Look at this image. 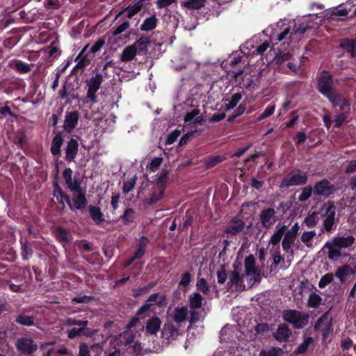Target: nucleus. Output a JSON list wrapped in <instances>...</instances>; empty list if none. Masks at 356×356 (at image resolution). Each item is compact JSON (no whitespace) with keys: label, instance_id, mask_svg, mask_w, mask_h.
<instances>
[{"label":"nucleus","instance_id":"7ed1b4c3","mask_svg":"<svg viewBox=\"0 0 356 356\" xmlns=\"http://www.w3.org/2000/svg\"><path fill=\"white\" fill-rule=\"evenodd\" d=\"M283 320L292 324L294 328L302 329L308 324L309 316L294 309H286L283 312Z\"/></svg>","mask_w":356,"mask_h":356},{"label":"nucleus","instance_id":"e2e57ef3","mask_svg":"<svg viewBox=\"0 0 356 356\" xmlns=\"http://www.w3.org/2000/svg\"><path fill=\"white\" fill-rule=\"evenodd\" d=\"M291 54L289 52L286 53H279L275 56L276 63L282 65L284 62L289 60L291 59Z\"/></svg>","mask_w":356,"mask_h":356},{"label":"nucleus","instance_id":"338daca9","mask_svg":"<svg viewBox=\"0 0 356 356\" xmlns=\"http://www.w3.org/2000/svg\"><path fill=\"white\" fill-rule=\"evenodd\" d=\"M196 309H191L188 312L190 314L189 323L191 325L195 324L200 321V314Z\"/></svg>","mask_w":356,"mask_h":356},{"label":"nucleus","instance_id":"6e6d98bb","mask_svg":"<svg viewBox=\"0 0 356 356\" xmlns=\"http://www.w3.org/2000/svg\"><path fill=\"white\" fill-rule=\"evenodd\" d=\"M67 337L70 339H73L79 336L86 335L83 327L72 328L67 330Z\"/></svg>","mask_w":356,"mask_h":356},{"label":"nucleus","instance_id":"f03ea898","mask_svg":"<svg viewBox=\"0 0 356 356\" xmlns=\"http://www.w3.org/2000/svg\"><path fill=\"white\" fill-rule=\"evenodd\" d=\"M316 82L317 90L326 98L337 91L334 88V77L327 70H323L320 72Z\"/></svg>","mask_w":356,"mask_h":356},{"label":"nucleus","instance_id":"3c124183","mask_svg":"<svg viewBox=\"0 0 356 356\" xmlns=\"http://www.w3.org/2000/svg\"><path fill=\"white\" fill-rule=\"evenodd\" d=\"M291 33H292V31H291V27L289 26H287L285 28H284L280 33L277 34L276 35H274L273 36V38L275 40L280 42V41H282L284 39H286L287 38V35H289V38H292V36H291Z\"/></svg>","mask_w":356,"mask_h":356},{"label":"nucleus","instance_id":"dca6fc26","mask_svg":"<svg viewBox=\"0 0 356 356\" xmlns=\"http://www.w3.org/2000/svg\"><path fill=\"white\" fill-rule=\"evenodd\" d=\"M291 335V331L286 323L280 324L276 332L273 333V337L280 342L288 341Z\"/></svg>","mask_w":356,"mask_h":356},{"label":"nucleus","instance_id":"aec40b11","mask_svg":"<svg viewBox=\"0 0 356 356\" xmlns=\"http://www.w3.org/2000/svg\"><path fill=\"white\" fill-rule=\"evenodd\" d=\"M355 238L353 236L349 235L347 237L337 236L334 237L332 240L336 248H348L351 247L355 243Z\"/></svg>","mask_w":356,"mask_h":356},{"label":"nucleus","instance_id":"20e7f679","mask_svg":"<svg viewBox=\"0 0 356 356\" xmlns=\"http://www.w3.org/2000/svg\"><path fill=\"white\" fill-rule=\"evenodd\" d=\"M308 177L298 168H296L284 177L280 182L281 188H288L293 186H302L307 183Z\"/></svg>","mask_w":356,"mask_h":356},{"label":"nucleus","instance_id":"ea45409f","mask_svg":"<svg viewBox=\"0 0 356 356\" xmlns=\"http://www.w3.org/2000/svg\"><path fill=\"white\" fill-rule=\"evenodd\" d=\"M314 341L313 337H309L304 339L303 342L300 343L295 350L296 354H303L306 353L309 346Z\"/></svg>","mask_w":356,"mask_h":356},{"label":"nucleus","instance_id":"1a4fd4ad","mask_svg":"<svg viewBox=\"0 0 356 356\" xmlns=\"http://www.w3.org/2000/svg\"><path fill=\"white\" fill-rule=\"evenodd\" d=\"M336 191L335 187L327 179H323L315 184L314 193L316 195L328 197Z\"/></svg>","mask_w":356,"mask_h":356},{"label":"nucleus","instance_id":"c9c22d12","mask_svg":"<svg viewBox=\"0 0 356 356\" xmlns=\"http://www.w3.org/2000/svg\"><path fill=\"white\" fill-rule=\"evenodd\" d=\"M322 298L316 293L312 292L309 296L307 306L310 308H318L322 304Z\"/></svg>","mask_w":356,"mask_h":356},{"label":"nucleus","instance_id":"9b49d317","mask_svg":"<svg viewBox=\"0 0 356 356\" xmlns=\"http://www.w3.org/2000/svg\"><path fill=\"white\" fill-rule=\"evenodd\" d=\"M327 99L333 106L339 107L341 112L348 113L350 109L348 99L340 92L336 91Z\"/></svg>","mask_w":356,"mask_h":356},{"label":"nucleus","instance_id":"a18cd8bd","mask_svg":"<svg viewBox=\"0 0 356 356\" xmlns=\"http://www.w3.org/2000/svg\"><path fill=\"white\" fill-rule=\"evenodd\" d=\"M319 221L317 213L312 212L309 213L304 220V223L307 227L311 228L315 227Z\"/></svg>","mask_w":356,"mask_h":356},{"label":"nucleus","instance_id":"37998d69","mask_svg":"<svg viewBox=\"0 0 356 356\" xmlns=\"http://www.w3.org/2000/svg\"><path fill=\"white\" fill-rule=\"evenodd\" d=\"M207 0H187L184 6L188 9L199 10L205 6Z\"/></svg>","mask_w":356,"mask_h":356},{"label":"nucleus","instance_id":"473e14b6","mask_svg":"<svg viewBox=\"0 0 356 356\" xmlns=\"http://www.w3.org/2000/svg\"><path fill=\"white\" fill-rule=\"evenodd\" d=\"M257 268L255 266V259L252 254H250L245 259V271L247 275L254 273Z\"/></svg>","mask_w":356,"mask_h":356},{"label":"nucleus","instance_id":"bf43d9fd","mask_svg":"<svg viewBox=\"0 0 356 356\" xmlns=\"http://www.w3.org/2000/svg\"><path fill=\"white\" fill-rule=\"evenodd\" d=\"M94 300V297L91 296L83 295L81 296L74 297L72 299V302L74 304L78 303H89Z\"/></svg>","mask_w":356,"mask_h":356},{"label":"nucleus","instance_id":"412c9836","mask_svg":"<svg viewBox=\"0 0 356 356\" xmlns=\"http://www.w3.org/2000/svg\"><path fill=\"white\" fill-rule=\"evenodd\" d=\"M35 317L33 315H27L24 311L19 312L18 315L15 317V321L23 326H34Z\"/></svg>","mask_w":356,"mask_h":356},{"label":"nucleus","instance_id":"39448f33","mask_svg":"<svg viewBox=\"0 0 356 356\" xmlns=\"http://www.w3.org/2000/svg\"><path fill=\"white\" fill-rule=\"evenodd\" d=\"M67 205L71 211H82L86 209L88 205L86 191L81 189L79 191L72 192V197L69 195Z\"/></svg>","mask_w":356,"mask_h":356},{"label":"nucleus","instance_id":"bb28decb","mask_svg":"<svg viewBox=\"0 0 356 356\" xmlns=\"http://www.w3.org/2000/svg\"><path fill=\"white\" fill-rule=\"evenodd\" d=\"M333 243L327 241L323 246V248L328 249L327 257L330 260H336L341 256V251L340 248H336Z\"/></svg>","mask_w":356,"mask_h":356},{"label":"nucleus","instance_id":"423d86ee","mask_svg":"<svg viewBox=\"0 0 356 356\" xmlns=\"http://www.w3.org/2000/svg\"><path fill=\"white\" fill-rule=\"evenodd\" d=\"M103 80V75L101 73H96L95 76H92L90 79L86 81V85L88 88L86 98L89 99L92 104H95L98 102L96 93L100 88Z\"/></svg>","mask_w":356,"mask_h":356},{"label":"nucleus","instance_id":"2eb2a0df","mask_svg":"<svg viewBox=\"0 0 356 356\" xmlns=\"http://www.w3.org/2000/svg\"><path fill=\"white\" fill-rule=\"evenodd\" d=\"M245 228V222L243 220L237 218L231 220L229 225L226 227L224 232L227 234L236 235L241 233Z\"/></svg>","mask_w":356,"mask_h":356},{"label":"nucleus","instance_id":"c85d7f7f","mask_svg":"<svg viewBox=\"0 0 356 356\" xmlns=\"http://www.w3.org/2000/svg\"><path fill=\"white\" fill-rule=\"evenodd\" d=\"M55 236L59 242L69 243L72 240V237L69 232L64 227L59 226L55 230Z\"/></svg>","mask_w":356,"mask_h":356},{"label":"nucleus","instance_id":"f704fd0d","mask_svg":"<svg viewBox=\"0 0 356 356\" xmlns=\"http://www.w3.org/2000/svg\"><path fill=\"white\" fill-rule=\"evenodd\" d=\"M88 47V44H87L84 48L80 51L78 56L76 58V61H78L76 65L74 67V69H83L86 65V62L89 61V59L87 58V55L84 54L86 50Z\"/></svg>","mask_w":356,"mask_h":356},{"label":"nucleus","instance_id":"ddd939ff","mask_svg":"<svg viewBox=\"0 0 356 356\" xmlns=\"http://www.w3.org/2000/svg\"><path fill=\"white\" fill-rule=\"evenodd\" d=\"M16 348L22 353L30 355L38 350V345L33 339L22 337L17 341Z\"/></svg>","mask_w":356,"mask_h":356},{"label":"nucleus","instance_id":"72a5a7b5","mask_svg":"<svg viewBox=\"0 0 356 356\" xmlns=\"http://www.w3.org/2000/svg\"><path fill=\"white\" fill-rule=\"evenodd\" d=\"M241 98L242 94L241 92H236L232 95L230 98H226L225 100L227 102V103L225 104L226 110L229 111L234 108L239 103Z\"/></svg>","mask_w":356,"mask_h":356},{"label":"nucleus","instance_id":"13d9d810","mask_svg":"<svg viewBox=\"0 0 356 356\" xmlns=\"http://www.w3.org/2000/svg\"><path fill=\"white\" fill-rule=\"evenodd\" d=\"M333 281V274L327 273L324 275L318 282V286L321 289L325 288L327 285Z\"/></svg>","mask_w":356,"mask_h":356},{"label":"nucleus","instance_id":"603ef678","mask_svg":"<svg viewBox=\"0 0 356 356\" xmlns=\"http://www.w3.org/2000/svg\"><path fill=\"white\" fill-rule=\"evenodd\" d=\"M275 110V105L268 106L265 110L257 117V121L260 122L271 116Z\"/></svg>","mask_w":356,"mask_h":356},{"label":"nucleus","instance_id":"4d7b16f0","mask_svg":"<svg viewBox=\"0 0 356 356\" xmlns=\"http://www.w3.org/2000/svg\"><path fill=\"white\" fill-rule=\"evenodd\" d=\"M197 288L204 294H208L210 292L209 286L204 278L200 279L197 282Z\"/></svg>","mask_w":356,"mask_h":356},{"label":"nucleus","instance_id":"f3484780","mask_svg":"<svg viewBox=\"0 0 356 356\" xmlns=\"http://www.w3.org/2000/svg\"><path fill=\"white\" fill-rule=\"evenodd\" d=\"M79 118V113L76 111L67 113L63 125L65 130L71 133L78 124Z\"/></svg>","mask_w":356,"mask_h":356},{"label":"nucleus","instance_id":"69168bd1","mask_svg":"<svg viewBox=\"0 0 356 356\" xmlns=\"http://www.w3.org/2000/svg\"><path fill=\"white\" fill-rule=\"evenodd\" d=\"M0 114L3 117H6L7 115H8L15 119H17L18 118V115L13 113L11 111L10 108L6 105L0 108Z\"/></svg>","mask_w":356,"mask_h":356},{"label":"nucleus","instance_id":"4468645a","mask_svg":"<svg viewBox=\"0 0 356 356\" xmlns=\"http://www.w3.org/2000/svg\"><path fill=\"white\" fill-rule=\"evenodd\" d=\"M335 207L334 203H330L325 207V213L323 216H326L323 221V227L326 232H330L334 227L335 219Z\"/></svg>","mask_w":356,"mask_h":356},{"label":"nucleus","instance_id":"a878e982","mask_svg":"<svg viewBox=\"0 0 356 356\" xmlns=\"http://www.w3.org/2000/svg\"><path fill=\"white\" fill-rule=\"evenodd\" d=\"M188 314V311L186 306L177 307L174 310L172 318L177 323H181L187 319Z\"/></svg>","mask_w":356,"mask_h":356},{"label":"nucleus","instance_id":"9d476101","mask_svg":"<svg viewBox=\"0 0 356 356\" xmlns=\"http://www.w3.org/2000/svg\"><path fill=\"white\" fill-rule=\"evenodd\" d=\"M72 174L73 171L70 168H66L63 172V178L65 180L66 187L71 193L83 189L80 179L77 177L72 178Z\"/></svg>","mask_w":356,"mask_h":356},{"label":"nucleus","instance_id":"de8ad7c7","mask_svg":"<svg viewBox=\"0 0 356 356\" xmlns=\"http://www.w3.org/2000/svg\"><path fill=\"white\" fill-rule=\"evenodd\" d=\"M169 175V171L167 169H163L161 175L157 177L156 180V184L160 188L165 189V184Z\"/></svg>","mask_w":356,"mask_h":356},{"label":"nucleus","instance_id":"052dcab7","mask_svg":"<svg viewBox=\"0 0 356 356\" xmlns=\"http://www.w3.org/2000/svg\"><path fill=\"white\" fill-rule=\"evenodd\" d=\"M130 26V23L128 21L124 22L122 24H121L120 26L116 27L115 29H113L112 30V35L113 36H117L118 35L122 33V32L125 31L127 29H129Z\"/></svg>","mask_w":356,"mask_h":356},{"label":"nucleus","instance_id":"a19ab883","mask_svg":"<svg viewBox=\"0 0 356 356\" xmlns=\"http://www.w3.org/2000/svg\"><path fill=\"white\" fill-rule=\"evenodd\" d=\"M339 47L345 49L347 52L352 51L353 49H356V38H343L341 40Z\"/></svg>","mask_w":356,"mask_h":356},{"label":"nucleus","instance_id":"6ab92c4d","mask_svg":"<svg viewBox=\"0 0 356 356\" xmlns=\"http://www.w3.org/2000/svg\"><path fill=\"white\" fill-rule=\"evenodd\" d=\"M79 151V143L76 139L71 138L65 149V160L68 162L74 161Z\"/></svg>","mask_w":356,"mask_h":356},{"label":"nucleus","instance_id":"864d4df0","mask_svg":"<svg viewBox=\"0 0 356 356\" xmlns=\"http://www.w3.org/2000/svg\"><path fill=\"white\" fill-rule=\"evenodd\" d=\"M312 192H314L312 187L311 186H307L302 188V193L298 197V200L300 202H305L307 201L312 195Z\"/></svg>","mask_w":356,"mask_h":356},{"label":"nucleus","instance_id":"0eeeda50","mask_svg":"<svg viewBox=\"0 0 356 356\" xmlns=\"http://www.w3.org/2000/svg\"><path fill=\"white\" fill-rule=\"evenodd\" d=\"M53 195L57 203L56 211L60 214H63L65 204L69 200V195L63 191L56 180L53 183Z\"/></svg>","mask_w":356,"mask_h":356},{"label":"nucleus","instance_id":"cd10ccee","mask_svg":"<svg viewBox=\"0 0 356 356\" xmlns=\"http://www.w3.org/2000/svg\"><path fill=\"white\" fill-rule=\"evenodd\" d=\"M204 298L202 296L197 293L194 292L191 293L188 298L189 307L191 309H200L202 306Z\"/></svg>","mask_w":356,"mask_h":356},{"label":"nucleus","instance_id":"0e129e2a","mask_svg":"<svg viewBox=\"0 0 356 356\" xmlns=\"http://www.w3.org/2000/svg\"><path fill=\"white\" fill-rule=\"evenodd\" d=\"M136 184V179H130L127 180V181L124 182L122 191L124 194H127L130 191H132V189L134 188V186Z\"/></svg>","mask_w":356,"mask_h":356},{"label":"nucleus","instance_id":"09e8293b","mask_svg":"<svg viewBox=\"0 0 356 356\" xmlns=\"http://www.w3.org/2000/svg\"><path fill=\"white\" fill-rule=\"evenodd\" d=\"M135 211L132 208L125 209L124 214L121 216L122 220L124 225L134 222Z\"/></svg>","mask_w":356,"mask_h":356},{"label":"nucleus","instance_id":"680f3d73","mask_svg":"<svg viewBox=\"0 0 356 356\" xmlns=\"http://www.w3.org/2000/svg\"><path fill=\"white\" fill-rule=\"evenodd\" d=\"M163 162V159L161 157H154L150 162L149 166L147 167L149 171L155 172L158 170L159 166L161 165Z\"/></svg>","mask_w":356,"mask_h":356},{"label":"nucleus","instance_id":"4be33fe9","mask_svg":"<svg viewBox=\"0 0 356 356\" xmlns=\"http://www.w3.org/2000/svg\"><path fill=\"white\" fill-rule=\"evenodd\" d=\"M8 67L16 70L17 72L20 74H26L31 70L29 64L17 59H13L10 60L8 63Z\"/></svg>","mask_w":356,"mask_h":356},{"label":"nucleus","instance_id":"7c9ffc66","mask_svg":"<svg viewBox=\"0 0 356 356\" xmlns=\"http://www.w3.org/2000/svg\"><path fill=\"white\" fill-rule=\"evenodd\" d=\"M136 49L132 45L128 46L124 49L121 54L120 60L122 62L132 60L136 55Z\"/></svg>","mask_w":356,"mask_h":356},{"label":"nucleus","instance_id":"5701e85b","mask_svg":"<svg viewBox=\"0 0 356 356\" xmlns=\"http://www.w3.org/2000/svg\"><path fill=\"white\" fill-rule=\"evenodd\" d=\"M63 137L61 132H58L54 137L51 144V153L53 156H60V148L63 143Z\"/></svg>","mask_w":356,"mask_h":356},{"label":"nucleus","instance_id":"8fccbe9b","mask_svg":"<svg viewBox=\"0 0 356 356\" xmlns=\"http://www.w3.org/2000/svg\"><path fill=\"white\" fill-rule=\"evenodd\" d=\"M224 160V157L222 156H215L210 158H208L204 161V165L206 168H211L216 166L219 163L222 162Z\"/></svg>","mask_w":356,"mask_h":356},{"label":"nucleus","instance_id":"2f4dec72","mask_svg":"<svg viewBox=\"0 0 356 356\" xmlns=\"http://www.w3.org/2000/svg\"><path fill=\"white\" fill-rule=\"evenodd\" d=\"M19 242L22 250V258L24 261H27L29 256L33 254V250L29 245V241L26 239L20 238Z\"/></svg>","mask_w":356,"mask_h":356},{"label":"nucleus","instance_id":"6e6552de","mask_svg":"<svg viewBox=\"0 0 356 356\" xmlns=\"http://www.w3.org/2000/svg\"><path fill=\"white\" fill-rule=\"evenodd\" d=\"M300 227L298 222H296L292 227L287 230L284 236V238L282 240V245L283 250L286 252H289L291 250V253H293V250H291V247L294 244L296 238L298 235V230Z\"/></svg>","mask_w":356,"mask_h":356},{"label":"nucleus","instance_id":"774afa93","mask_svg":"<svg viewBox=\"0 0 356 356\" xmlns=\"http://www.w3.org/2000/svg\"><path fill=\"white\" fill-rule=\"evenodd\" d=\"M181 135V131L180 130H175L170 134H168L167 139H166V144L171 145L174 143L178 137Z\"/></svg>","mask_w":356,"mask_h":356},{"label":"nucleus","instance_id":"f8f14e48","mask_svg":"<svg viewBox=\"0 0 356 356\" xmlns=\"http://www.w3.org/2000/svg\"><path fill=\"white\" fill-rule=\"evenodd\" d=\"M259 220L263 227L269 229L277 220L275 210L271 207L264 209L260 212Z\"/></svg>","mask_w":356,"mask_h":356},{"label":"nucleus","instance_id":"58836bf2","mask_svg":"<svg viewBox=\"0 0 356 356\" xmlns=\"http://www.w3.org/2000/svg\"><path fill=\"white\" fill-rule=\"evenodd\" d=\"M349 273H350L349 270V266L343 265L342 266L337 268L335 272V276L339 278L341 283H343L346 280V277Z\"/></svg>","mask_w":356,"mask_h":356},{"label":"nucleus","instance_id":"49530a36","mask_svg":"<svg viewBox=\"0 0 356 356\" xmlns=\"http://www.w3.org/2000/svg\"><path fill=\"white\" fill-rule=\"evenodd\" d=\"M309 29H311V26H309L307 24L301 23L298 25L296 24L292 33H291V36H300L303 35L305 33H306V31Z\"/></svg>","mask_w":356,"mask_h":356},{"label":"nucleus","instance_id":"393cba45","mask_svg":"<svg viewBox=\"0 0 356 356\" xmlns=\"http://www.w3.org/2000/svg\"><path fill=\"white\" fill-rule=\"evenodd\" d=\"M159 19L155 15L147 17L140 25V29L143 31H150L154 30L158 24Z\"/></svg>","mask_w":356,"mask_h":356},{"label":"nucleus","instance_id":"e433bc0d","mask_svg":"<svg viewBox=\"0 0 356 356\" xmlns=\"http://www.w3.org/2000/svg\"><path fill=\"white\" fill-rule=\"evenodd\" d=\"M150 42L149 38L147 36H141L132 46L136 48V51L143 52L147 49V44Z\"/></svg>","mask_w":356,"mask_h":356},{"label":"nucleus","instance_id":"f257e3e1","mask_svg":"<svg viewBox=\"0 0 356 356\" xmlns=\"http://www.w3.org/2000/svg\"><path fill=\"white\" fill-rule=\"evenodd\" d=\"M167 304L166 296L161 293L151 294L146 300L145 303L138 309L136 316L140 319L149 317L151 314L155 313V307H163Z\"/></svg>","mask_w":356,"mask_h":356},{"label":"nucleus","instance_id":"79ce46f5","mask_svg":"<svg viewBox=\"0 0 356 356\" xmlns=\"http://www.w3.org/2000/svg\"><path fill=\"white\" fill-rule=\"evenodd\" d=\"M165 190V189H163V188H160V191L158 193H156V192L152 193L151 194L149 198L147 200V202H146L147 204L150 206V205L154 204L155 203H156L159 201H160L161 200H162L164 197Z\"/></svg>","mask_w":356,"mask_h":356},{"label":"nucleus","instance_id":"c756f323","mask_svg":"<svg viewBox=\"0 0 356 356\" xmlns=\"http://www.w3.org/2000/svg\"><path fill=\"white\" fill-rule=\"evenodd\" d=\"M89 213L91 218L97 225H99L104 222V216L99 207L90 206L89 207Z\"/></svg>","mask_w":356,"mask_h":356},{"label":"nucleus","instance_id":"c03bdc74","mask_svg":"<svg viewBox=\"0 0 356 356\" xmlns=\"http://www.w3.org/2000/svg\"><path fill=\"white\" fill-rule=\"evenodd\" d=\"M63 325L65 326L77 325L79 326V327H83L86 329L88 325V321L77 320L76 318L69 317L64 321Z\"/></svg>","mask_w":356,"mask_h":356},{"label":"nucleus","instance_id":"b1692460","mask_svg":"<svg viewBox=\"0 0 356 356\" xmlns=\"http://www.w3.org/2000/svg\"><path fill=\"white\" fill-rule=\"evenodd\" d=\"M161 321L157 316H153L146 323V332L149 334H156L161 328Z\"/></svg>","mask_w":356,"mask_h":356},{"label":"nucleus","instance_id":"a211bd4d","mask_svg":"<svg viewBox=\"0 0 356 356\" xmlns=\"http://www.w3.org/2000/svg\"><path fill=\"white\" fill-rule=\"evenodd\" d=\"M143 3L138 0L134 5H129L123 8L118 15H116L115 19H117L122 14L126 13V17L131 19L135 15L138 13L143 8Z\"/></svg>","mask_w":356,"mask_h":356},{"label":"nucleus","instance_id":"4c0bfd02","mask_svg":"<svg viewBox=\"0 0 356 356\" xmlns=\"http://www.w3.org/2000/svg\"><path fill=\"white\" fill-rule=\"evenodd\" d=\"M243 282V276H241L238 272L234 270L231 272L229 275V281L228 282L227 284L230 285L231 286L235 285L236 287H241L242 286Z\"/></svg>","mask_w":356,"mask_h":356},{"label":"nucleus","instance_id":"5fc2aeb1","mask_svg":"<svg viewBox=\"0 0 356 356\" xmlns=\"http://www.w3.org/2000/svg\"><path fill=\"white\" fill-rule=\"evenodd\" d=\"M282 352V348L277 347H271L269 350H262L259 356H279Z\"/></svg>","mask_w":356,"mask_h":356}]
</instances>
